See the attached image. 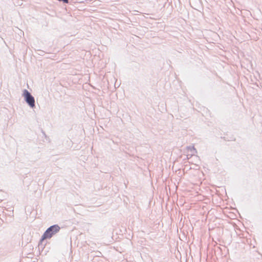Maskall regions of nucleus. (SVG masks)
<instances>
[{
  "instance_id": "obj_1",
  "label": "nucleus",
  "mask_w": 262,
  "mask_h": 262,
  "mask_svg": "<svg viewBox=\"0 0 262 262\" xmlns=\"http://www.w3.org/2000/svg\"><path fill=\"white\" fill-rule=\"evenodd\" d=\"M60 227L57 224H55L50 226L47 229L42 235L38 244V246L44 247L47 244V242L43 244L45 241L48 239H51L54 235L59 232Z\"/></svg>"
},
{
  "instance_id": "obj_2",
  "label": "nucleus",
  "mask_w": 262,
  "mask_h": 262,
  "mask_svg": "<svg viewBox=\"0 0 262 262\" xmlns=\"http://www.w3.org/2000/svg\"><path fill=\"white\" fill-rule=\"evenodd\" d=\"M23 96L25 101L31 108L35 107V98L27 90H24Z\"/></svg>"
},
{
  "instance_id": "obj_3",
  "label": "nucleus",
  "mask_w": 262,
  "mask_h": 262,
  "mask_svg": "<svg viewBox=\"0 0 262 262\" xmlns=\"http://www.w3.org/2000/svg\"><path fill=\"white\" fill-rule=\"evenodd\" d=\"M187 148L188 150V151H190L191 152L192 154H191V155H194V154L195 153H197V150L195 148V147H194V146H187Z\"/></svg>"
},
{
  "instance_id": "obj_4",
  "label": "nucleus",
  "mask_w": 262,
  "mask_h": 262,
  "mask_svg": "<svg viewBox=\"0 0 262 262\" xmlns=\"http://www.w3.org/2000/svg\"><path fill=\"white\" fill-rule=\"evenodd\" d=\"M95 255L94 256H97V257H101L102 254L100 251H96L95 252Z\"/></svg>"
},
{
  "instance_id": "obj_5",
  "label": "nucleus",
  "mask_w": 262,
  "mask_h": 262,
  "mask_svg": "<svg viewBox=\"0 0 262 262\" xmlns=\"http://www.w3.org/2000/svg\"><path fill=\"white\" fill-rule=\"evenodd\" d=\"M38 51L40 52V53H39V54L40 55H44L45 52L43 51H42V50H38Z\"/></svg>"
}]
</instances>
